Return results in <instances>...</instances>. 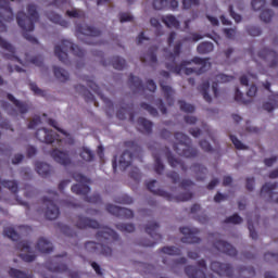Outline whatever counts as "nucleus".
Listing matches in <instances>:
<instances>
[{"mask_svg": "<svg viewBox=\"0 0 278 278\" xmlns=\"http://www.w3.org/2000/svg\"><path fill=\"white\" fill-rule=\"evenodd\" d=\"M184 47V41H176L174 45L173 52H169L165 60V68L169 71V73H175V75H181L184 71L185 75H203V73H207L210 68H212V63L210 59H202L200 56H194L191 61H181L180 64L177 65V58L181 55V49Z\"/></svg>", "mask_w": 278, "mask_h": 278, "instance_id": "1", "label": "nucleus"}, {"mask_svg": "<svg viewBox=\"0 0 278 278\" xmlns=\"http://www.w3.org/2000/svg\"><path fill=\"white\" fill-rule=\"evenodd\" d=\"M96 238L101 243L94 241H87L85 243V250L87 253H93L94 255H104V257H112V242H118L121 237L114 229L110 227H102L96 235Z\"/></svg>", "mask_w": 278, "mask_h": 278, "instance_id": "2", "label": "nucleus"}, {"mask_svg": "<svg viewBox=\"0 0 278 278\" xmlns=\"http://www.w3.org/2000/svg\"><path fill=\"white\" fill-rule=\"evenodd\" d=\"M28 13V15H27ZM27 13L20 11L16 15V21L18 27L23 29V37L31 42V45H38V39L27 31H34L36 28V23H38L40 15H38V9L36 4L31 3L27 5Z\"/></svg>", "mask_w": 278, "mask_h": 278, "instance_id": "3", "label": "nucleus"}, {"mask_svg": "<svg viewBox=\"0 0 278 278\" xmlns=\"http://www.w3.org/2000/svg\"><path fill=\"white\" fill-rule=\"evenodd\" d=\"M72 177L74 181L78 182L72 187V192L74 194H79L80 197H84V201H86L87 203H101V195L99 193H94L91 197L88 195V193L90 192V186H88V184H90V179L88 177L84 176V174L80 173H74Z\"/></svg>", "mask_w": 278, "mask_h": 278, "instance_id": "4", "label": "nucleus"}, {"mask_svg": "<svg viewBox=\"0 0 278 278\" xmlns=\"http://www.w3.org/2000/svg\"><path fill=\"white\" fill-rule=\"evenodd\" d=\"M174 138L177 142L174 143L173 149L178 155L189 160H192V157H197V155H199V150L190 146V137H188L186 134L175 132Z\"/></svg>", "mask_w": 278, "mask_h": 278, "instance_id": "5", "label": "nucleus"}, {"mask_svg": "<svg viewBox=\"0 0 278 278\" xmlns=\"http://www.w3.org/2000/svg\"><path fill=\"white\" fill-rule=\"evenodd\" d=\"M68 51L76 58H84V55H86L84 49L70 40H62L60 46L54 47V54L63 64H68Z\"/></svg>", "mask_w": 278, "mask_h": 278, "instance_id": "6", "label": "nucleus"}, {"mask_svg": "<svg viewBox=\"0 0 278 278\" xmlns=\"http://www.w3.org/2000/svg\"><path fill=\"white\" fill-rule=\"evenodd\" d=\"M155 184H157V180H150L146 184L147 189L152 192V194H155L156 197H162L166 201H175V203H181L184 201H190V199H192L193 197L192 192L190 191H186L175 197L163 189H154Z\"/></svg>", "mask_w": 278, "mask_h": 278, "instance_id": "7", "label": "nucleus"}, {"mask_svg": "<svg viewBox=\"0 0 278 278\" xmlns=\"http://www.w3.org/2000/svg\"><path fill=\"white\" fill-rule=\"evenodd\" d=\"M76 36L85 45H99L97 38L101 36V30L94 28L93 26L79 24L76 26Z\"/></svg>", "mask_w": 278, "mask_h": 278, "instance_id": "8", "label": "nucleus"}, {"mask_svg": "<svg viewBox=\"0 0 278 278\" xmlns=\"http://www.w3.org/2000/svg\"><path fill=\"white\" fill-rule=\"evenodd\" d=\"M36 138L39 142H45L46 144H52V147L62 148L64 141L60 139V135H58L53 130H49L47 128H40L36 131Z\"/></svg>", "mask_w": 278, "mask_h": 278, "instance_id": "9", "label": "nucleus"}, {"mask_svg": "<svg viewBox=\"0 0 278 278\" xmlns=\"http://www.w3.org/2000/svg\"><path fill=\"white\" fill-rule=\"evenodd\" d=\"M126 147H129L130 149H134V152L126 150L123 152V154L119 157V168L121 170H127L129 166H131V162H134V155L135 153H142V148L136 143V141H127Z\"/></svg>", "mask_w": 278, "mask_h": 278, "instance_id": "10", "label": "nucleus"}, {"mask_svg": "<svg viewBox=\"0 0 278 278\" xmlns=\"http://www.w3.org/2000/svg\"><path fill=\"white\" fill-rule=\"evenodd\" d=\"M157 229H160V224L157 222H150L146 226V233H148L153 241L151 240H142L140 241L141 247H155L159 242H162V235L157 233Z\"/></svg>", "mask_w": 278, "mask_h": 278, "instance_id": "11", "label": "nucleus"}, {"mask_svg": "<svg viewBox=\"0 0 278 278\" xmlns=\"http://www.w3.org/2000/svg\"><path fill=\"white\" fill-rule=\"evenodd\" d=\"M197 266L199 268L192 266V265H187L185 267V275L189 278H207L205 273L207 271V263L205 260H200L197 262Z\"/></svg>", "mask_w": 278, "mask_h": 278, "instance_id": "12", "label": "nucleus"}, {"mask_svg": "<svg viewBox=\"0 0 278 278\" xmlns=\"http://www.w3.org/2000/svg\"><path fill=\"white\" fill-rule=\"evenodd\" d=\"M66 252L61 255L55 256L52 261L46 263V268L50 270V273H67L68 266L62 263V258L66 257Z\"/></svg>", "mask_w": 278, "mask_h": 278, "instance_id": "13", "label": "nucleus"}, {"mask_svg": "<svg viewBox=\"0 0 278 278\" xmlns=\"http://www.w3.org/2000/svg\"><path fill=\"white\" fill-rule=\"evenodd\" d=\"M180 233L185 236L181 238L184 244H199V242H201V238L197 237L199 236L198 228L181 227Z\"/></svg>", "mask_w": 278, "mask_h": 278, "instance_id": "14", "label": "nucleus"}, {"mask_svg": "<svg viewBox=\"0 0 278 278\" xmlns=\"http://www.w3.org/2000/svg\"><path fill=\"white\" fill-rule=\"evenodd\" d=\"M260 60L267 62L269 68H277L278 66V53L275 50L268 48L262 49L258 52Z\"/></svg>", "mask_w": 278, "mask_h": 278, "instance_id": "15", "label": "nucleus"}, {"mask_svg": "<svg viewBox=\"0 0 278 278\" xmlns=\"http://www.w3.org/2000/svg\"><path fill=\"white\" fill-rule=\"evenodd\" d=\"M211 270L219 277H233V267L227 263L214 261L211 263Z\"/></svg>", "mask_w": 278, "mask_h": 278, "instance_id": "16", "label": "nucleus"}, {"mask_svg": "<svg viewBox=\"0 0 278 278\" xmlns=\"http://www.w3.org/2000/svg\"><path fill=\"white\" fill-rule=\"evenodd\" d=\"M42 203L43 205H46L45 217L48 220H55V218L60 216V207L55 205V202H53V200L47 197L42 198Z\"/></svg>", "mask_w": 278, "mask_h": 278, "instance_id": "17", "label": "nucleus"}, {"mask_svg": "<svg viewBox=\"0 0 278 278\" xmlns=\"http://www.w3.org/2000/svg\"><path fill=\"white\" fill-rule=\"evenodd\" d=\"M106 212L113 216H116L117 218H134V211L113 204H106Z\"/></svg>", "mask_w": 278, "mask_h": 278, "instance_id": "18", "label": "nucleus"}, {"mask_svg": "<svg viewBox=\"0 0 278 278\" xmlns=\"http://www.w3.org/2000/svg\"><path fill=\"white\" fill-rule=\"evenodd\" d=\"M278 184L277 182H266L263 185L261 189V197H264V194L268 195L267 201L271 203H278V193L275 192L277 190Z\"/></svg>", "mask_w": 278, "mask_h": 278, "instance_id": "19", "label": "nucleus"}, {"mask_svg": "<svg viewBox=\"0 0 278 278\" xmlns=\"http://www.w3.org/2000/svg\"><path fill=\"white\" fill-rule=\"evenodd\" d=\"M49 153L51 157L54 160V162L61 164V166H71L72 161L68 153L61 151L58 148L52 149Z\"/></svg>", "mask_w": 278, "mask_h": 278, "instance_id": "20", "label": "nucleus"}, {"mask_svg": "<svg viewBox=\"0 0 278 278\" xmlns=\"http://www.w3.org/2000/svg\"><path fill=\"white\" fill-rule=\"evenodd\" d=\"M213 244L217 251L225 253V255H229L230 257H236V255H238V250L227 241L217 240Z\"/></svg>", "mask_w": 278, "mask_h": 278, "instance_id": "21", "label": "nucleus"}, {"mask_svg": "<svg viewBox=\"0 0 278 278\" xmlns=\"http://www.w3.org/2000/svg\"><path fill=\"white\" fill-rule=\"evenodd\" d=\"M76 227L77 229H101L99 222L81 215L77 216Z\"/></svg>", "mask_w": 278, "mask_h": 278, "instance_id": "22", "label": "nucleus"}, {"mask_svg": "<svg viewBox=\"0 0 278 278\" xmlns=\"http://www.w3.org/2000/svg\"><path fill=\"white\" fill-rule=\"evenodd\" d=\"M0 18L7 23L14 21V12L10 7V0H0Z\"/></svg>", "mask_w": 278, "mask_h": 278, "instance_id": "23", "label": "nucleus"}, {"mask_svg": "<svg viewBox=\"0 0 278 278\" xmlns=\"http://www.w3.org/2000/svg\"><path fill=\"white\" fill-rule=\"evenodd\" d=\"M0 47L1 49H4L5 51H9V53L3 54L4 60H11L13 62H21V59L16 56V48L12 46V43L8 42L5 39L0 37Z\"/></svg>", "mask_w": 278, "mask_h": 278, "instance_id": "24", "label": "nucleus"}, {"mask_svg": "<svg viewBox=\"0 0 278 278\" xmlns=\"http://www.w3.org/2000/svg\"><path fill=\"white\" fill-rule=\"evenodd\" d=\"M160 87L164 94V99L168 105H175V89L168 85H166V81L160 80Z\"/></svg>", "mask_w": 278, "mask_h": 278, "instance_id": "25", "label": "nucleus"}, {"mask_svg": "<svg viewBox=\"0 0 278 278\" xmlns=\"http://www.w3.org/2000/svg\"><path fill=\"white\" fill-rule=\"evenodd\" d=\"M157 47H151L147 53L142 54L140 56V61L142 64H150L153 66L154 64H157Z\"/></svg>", "mask_w": 278, "mask_h": 278, "instance_id": "26", "label": "nucleus"}, {"mask_svg": "<svg viewBox=\"0 0 278 278\" xmlns=\"http://www.w3.org/2000/svg\"><path fill=\"white\" fill-rule=\"evenodd\" d=\"M75 90L76 92L81 94V97H84L87 103H94L96 108H99V102H97V100L94 99V94H92V92H90V90H88L86 86L76 85Z\"/></svg>", "mask_w": 278, "mask_h": 278, "instance_id": "27", "label": "nucleus"}, {"mask_svg": "<svg viewBox=\"0 0 278 278\" xmlns=\"http://www.w3.org/2000/svg\"><path fill=\"white\" fill-rule=\"evenodd\" d=\"M165 155H166L167 162H168L169 166H172V168L180 167V169L184 173H186L188 170V166L186 165V163L177 160L173 155V152H170V149H168V148L166 149Z\"/></svg>", "mask_w": 278, "mask_h": 278, "instance_id": "28", "label": "nucleus"}, {"mask_svg": "<svg viewBox=\"0 0 278 278\" xmlns=\"http://www.w3.org/2000/svg\"><path fill=\"white\" fill-rule=\"evenodd\" d=\"M87 87L90 88V90H92V92L98 94V97H100V99L104 103H109L110 108H113L114 104L112 103V101H110V99H108L105 96H103V92L101 91V87H99V85H97V83H94V80L87 79Z\"/></svg>", "mask_w": 278, "mask_h": 278, "instance_id": "29", "label": "nucleus"}, {"mask_svg": "<svg viewBox=\"0 0 278 278\" xmlns=\"http://www.w3.org/2000/svg\"><path fill=\"white\" fill-rule=\"evenodd\" d=\"M190 168L194 173L197 181H205V177L207 175V167L202 164L195 163Z\"/></svg>", "mask_w": 278, "mask_h": 278, "instance_id": "30", "label": "nucleus"}, {"mask_svg": "<svg viewBox=\"0 0 278 278\" xmlns=\"http://www.w3.org/2000/svg\"><path fill=\"white\" fill-rule=\"evenodd\" d=\"M7 99L17 108L20 114H27V112H29V105L26 102L15 99L12 93H8Z\"/></svg>", "mask_w": 278, "mask_h": 278, "instance_id": "31", "label": "nucleus"}, {"mask_svg": "<svg viewBox=\"0 0 278 278\" xmlns=\"http://www.w3.org/2000/svg\"><path fill=\"white\" fill-rule=\"evenodd\" d=\"M35 168L38 175H40V177H43V178L50 177L51 173H53V167L42 162H36Z\"/></svg>", "mask_w": 278, "mask_h": 278, "instance_id": "32", "label": "nucleus"}, {"mask_svg": "<svg viewBox=\"0 0 278 278\" xmlns=\"http://www.w3.org/2000/svg\"><path fill=\"white\" fill-rule=\"evenodd\" d=\"M137 124L141 134H153V122L144 117H139Z\"/></svg>", "mask_w": 278, "mask_h": 278, "instance_id": "33", "label": "nucleus"}, {"mask_svg": "<svg viewBox=\"0 0 278 278\" xmlns=\"http://www.w3.org/2000/svg\"><path fill=\"white\" fill-rule=\"evenodd\" d=\"M36 249L40 253H52L53 244L49 242V240H47L46 238H39Z\"/></svg>", "mask_w": 278, "mask_h": 278, "instance_id": "34", "label": "nucleus"}, {"mask_svg": "<svg viewBox=\"0 0 278 278\" xmlns=\"http://www.w3.org/2000/svg\"><path fill=\"white\" fill-rule=\"evenodd\" d=\"M47 18L51 21V23H55L56 25H61V27H68V22H66L64 18H62V15L53 12L48 11L46 13Z\"/></svg>", "mask_w": 278, "mask_h": 278, "instance_id": "35", "label": "nucleus"}, {"mask_svg": "<svg viewBox=\"0 0 278 278\" xmlns=\"http://www.w3.org/2000/svg\"><path fill=\"white\" fill-rule=\"evenodd\" d=\"M128 84L130 88H134L136 92H140V90H144V85L142 84V80L138 76H134V74L129 75Z\"/></svg>", "mask_w": 278, "mask_h": 278, "instance_id": "36", "label": "nucleus"}, {"mask_svg": "<svg viewBox=\"0 0 278 278\" xmlns=\"http://www.w3.org/2000/svg\"><path fill=\"white\" fill-rule=\"evenodd\" d=\"M198 90L201 92L204 101H206V103H212V96H210V80H205L203 84H201L198 87Z\"/></svg>", "mask_w": 278, "mask_h": 278, "instance_id": "37", "label": "nucleus"}, {"mask_svg": "<svg viewBox=\"0 0 278 278\" xmlns=\"http://www.w3.org/2000/svg\"><path fill=\"white\" fill-rule=\"evenodd\" d=\"M162 23L166 25L169 29L174 27V29H179L180 23L178 22L175 15H166L162 17Z\"/></svg>", "mask_w": 278, "mask_h": 278, "instance_id": "38", "label": "nucleus"}, {"mask_svg": "<svg viewBox=\"0 0 278 278\" xmlns=\"http://www.w3.org/2000/svg\"><path fill=\"white\" fill-rule=\"evenodd\" d=\"M152 155L154 157V172L156 173V175H162L165 169L164 163L162 162V156L160 155V153L155 152Z\"/></svg>", "mask_w": 278, "mask_h": 278, "instance_id": "39", "label": "nucleus"}, {"mask_svg": "<svg viewBox=\"0 0 278 278\" xmlns=\"http://www.w3.org/2000/svg\"><path fill=\"white\" fill-rule=\"evenodd\" d=\"M53 73H54V77H56V79H59V81L64 83V81H68V79H70L68 72L62 67L54 66Z\"/></svg>", "mask_w": 278, "mask_h": 278, "instance_id": "40", "label": "nucleus"}, {"mask_svg": "<svg viewBox=\"0 0 278 278\" xmlns=\"http://www.w3.org/2000/svg\"><path fill=\"white\" fill-rule=\"evenodd\" d=\"M197 51L198 53H200V55L212 53V51H214V43L210 41H204L198 46Z\"/></svg>", "mask_w": 278, "mask_h": 278, "instance_id": "41", "label": "nucleus"}, {"mask_svg": "<svg viewBox=\"0 0 278 278\" xmlns=\"http://www.w3.org/2000/svg\"><path fill=\"white\" fill-rule=\"evenodd\" d=\"M160 253H164L165 255H172V256L179 257V255H181V249L176 248L174 245H167V247H163L160 250Z\"/></svg>", "mask_w": 278, "mask_h": 278, "instance_id": "42", "label": "nucleus"}, {"mask_svg": "<svg viewBox=\"0 0 278 278\" xmlns=\"http://www.w3.org/2000/svg\"><path fill=\"white\" fill-rule=\"evenodd\" d=\"M111 63L113 68H115L116 71H123V68L127 66V61H125V59L121 56H113Z\"/></svg>", "mask_w": 278, "mask_h": 278, "instance_id": "43", "label": "nucleus"}, {"mask_svg": "<svg viewBox=\"0 0 278 278\" xmlns=\"http://www.w3.org/2000/svg\"><path fill=\"white\" fill-rule=\"evenodd\" d=\"M125 114H129V122L130 123H134L135 119H136V114L134 112H128L127 109L125 108H122L117 111L116 113V117L119 119V121H125Z\"/></svg>", "mask_w": 278, "mask_h": 278, "instance_id": "44", "label": "nucleus"}, {"mask_svg": "<svg viewBox=\"0 0 278 278\" xmlns=\"http://www.w3.org/2000/svg\"><path fill=\"white\" fill-rule=\"evenodd\" d=\"M9 275L12 278H34V275H28L27 273L16 268H10Z\"/></svg>", "mask_w": 278, "mask_h": 278, "instance_id": "45", "label": "nucleus"}, {"mask_svg": "<svg viewBox=\"0 0 278 278\" xmlns=\"http://www.w3.org/2000/svg\"><path fill=\"white\" fill-rule=\"evenodd\" d=\"M59 229L64 233V236H67L68 238H77V232L67 225H64L62 223L58 224Z\"/></svg>", "mask_w": 278, "mask_h": 278, "instance_id": "46", "label": "nucleus"}, {"mask_svg": "<svg viewBox=\"0 0 278 278\" xmlns=\"http://www.w3.org/2000/svg\"><path fill=\"white\" fill-rule=\"evenodd\" d=\"M3 233L7 238H10V240H13V242H16V240L21 238L18 232H16V230H14V228L12 227L4 228Z\"/></svg>", "mask_w": 278, "mask_h": 278, "instance_id": "47", "label": "nucleus"}, {"mask_svg": "<svg viewBox=\"0 0 278 278\" xmlns=\"http://www.w3.org/2000/svg\"><path fill=\"white\" fill-rule=\"evenodd\" d=\"M273 16H275V12L270 9H266L262 11L260 18L263 23H270V21H273Z\"/></svg>", "mask_w": 278, "mask_h": 278, "instance_id": "48", "label": "nucleus"}, {"mask_svg": "<svg viewBox=\"0 0 278 278\" xmlns=\"http://www.w3.org/2000/svg\"><path fill=\"white\" fill-rule=\"evenodd\" d=\"M186 264H188V258L186 257L176 258L172 262V270L174 273H177V269L181 268V266H186Z\"/></svg>", "mask_w": 278, "mask_h": 278, "instance_id": "49", "label": "nucleus"}, {"mask_svg": "<svg viewBox=\"0 0 278 278\" xmlns=\"http://www.w3.org/2000/svg\"><path fill=\"white\" fill-rule=\"evenodd\" d=\"M235 101H237V103H241L242 105H249V103H251V100L244 99V94L242 93V91H240V88L238 87L235 91Z\"/></svg>", "mask_w": 278, "mask_h": 278, "instance_id": "50", "label": "nucleus"}, {"mask_svg": "<svg viewBox=\"0 0 278 278\" xmlns=\"http://www.w3.org/2000/svg\"><path fill=\"white\" fill-rule=\"evenodd\" d=\"M80 157L85 162H92V160H94V153L88 148H83L80 151Z\"/></svg>", "mask_w": 278, "mask_h": 278, "instance_id": "51", "label": "nucleus"}, {"mask_svg": "<svg viewBox=\"0 0 278 278\" xmlns=\"http://www.w3.org/2000/svg\"><path fill=\"white\" fill-rule=\"evenodd\" d=\"M116 229L125 233H134V231H136V226H134V224H117Z\"/></svg>", "mask_w": 278, "mask_h": 278, "instance_id": "52", "label": "nucleus"}, {"mask_svg": "<svg viewBox=\"0 0 278 278\" xmlns=\"http://www.w3.org/2000/svg\"><path fill=\"white\" fill-rule=\"evenodd\" d=\"M178 105L180 106L181 112H186L187 114H192L195 110L194 105L187 103L184 100H179Z\"/></svg>", "mask_w": 278, "mask_h": 278, "instance_id": "53", "label": "nucleus"}, {"mask_svg": "<svg viewBox=\"0 0 278 278\" xmlns=\"http://www.w3.org/2000/svg\"><path fill=\"white\" fill-rule=\"evenodd\" d=\"M230 140L232 142V144L235 146V149H238L239 151H244L247 149H249V147H247L244 143H242V141H240V139H238V137L230 135Z\"/></svg>", "mask_w": 278, "mask_h": 278, "instance_id": "54", "label": "nucleus"}, {"mask_svg": "<svg viewBox=\"0 0 278 278\" xmlns=\"http://www.w3.org/2000/svg\"><path fill=\"white\" fill-rule=\"evenodd\" d=\"M152 5L154 10H166L168 8V0H153Z\"/></svg>", "mask_w": 278, "mask_h": 278, "instance_id": "55", "label": "nucleus"}, {"mask_svg": "<svg viewBox=\"0 0 278 278\" xmlns=\"http://www.w3.org/2000/svg\"><path fill=\"white\" fill-rule=\"evenodd\" d=\"M140 108H142V110H146V112H149L150 116H159L157 109L151 106L147 102H142L140 104Z\"/></svg>", "mask_w": 278, "mask_h": 278, "instance_id": "56", "label": "nucleus"}, {"mask_svg": "<svg viewBox=\"0 0 278 278\" xmlns=\"http://www.w3.org/2000/svg\"><path fill=\"white\" fill-rule=\"evenodd\" d=\"M17 251H25L26 253L31 252V245L28 241H20L16 243Z\"/></svg>", "mask_w": 278, "mask_h": 278, "instance_id": "57", "label": "nucleus"}, {"mask_svg": "<svg viewBox=\"0 0 278 278\" xmlns=\"http://www.w3.org/2000/svg\"><path fill=\"white\" fill-rule=\"evenodd\" d=\"M252 9L257 12L266 5V0H252L251 1Z\"/></svg>", "mask_w": 278, "mask_h": 278, "instance_id": "58", "label": "nucleus"}, {"mask_svg": "<svg viewBox=\"0 0 278 278\" xmlns=\"http://www.w3.org/2000/svg\"><path fill=\"white\" fill-rule=\"evenodd\" d=\"M200 0H182L184 10H191L192 8L199 5Z\"/></svg>", "mask_w": 278, "mask_h": 278, "instance_id": "59", "label": "nucleus"}, {"mask_svg": "<svg viewBox=\"0 0 278 278\" xmlns=\"http://www.w3.org/2000/svg\"><path fill=\"white\" fill-rule=\"evenodd\" d=\"M225 223H230L231 225H240L242 223V217L238 214H233L225 219Z\"/></svg>", "mask_w": 278, "mask_h": 278, "instance_id": "60", "label": "nucleus"}, {"mask_svg": "<svg viewBox=\"0 0 278 278\" xmlns=\"http://www.w3.org/2000/svg\"><path fill=\"white\" fill-rule=\"evenodd\" d=\"M150 103H153L154 105H156V108L160 110V112H162V114L167 113L166 105H164V101L162 99H156L154 101H150Z\"/></svg>", "mask_w": 278, "mask_h": 278, "instance_id": "61", "label": "nucleus"}, {"mask_svg": "<svg viewBox=\"0 0 278 278\" xmlns=\"http://www.w3.org/2000/svg\"><path fill=\"white\" fill-rule=\"evenodd\" d=\"M115 201H116V203H123L124 205H131V203H134V198H131L127 194H124Z\"/></svg>", "mask_w": 278, "mask_h": 278, "instance_id": "62", "label": "nucleus"}, {"mask_svg": "<svg viewBox=\"0 0 278 278\" xmlns=\"http://www.w3.org/2000/svg\"><path fill=\"white\" fill-rule=\"evenodd\" d=\"M247 31L250 36H262V28L257 26H248Z\"/></svg>", "mask_w": 278, "mask_h": 278, "instance_id": "63", "label": "nucleus"}, {"mask_svg": "<svg viewBox=\"0 0 278 278\" xmlns=\"http://www.w3.org/2000/svg\"><path fill=\"white\" fill-rule=\"evenodd\" d=\"M129 175H130V178L134 179L135 181H138L142 177V174L140 173V168L138 167H132Z\"/></svg>", "mask_w": 278, "mask_h": 278, "instance_id": "64", "label": "nucleus"}]
</instances>
